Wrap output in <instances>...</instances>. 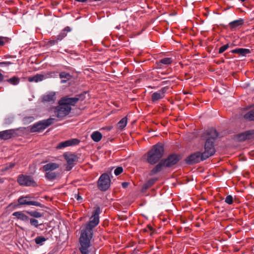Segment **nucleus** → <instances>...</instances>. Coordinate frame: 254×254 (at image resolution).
<instances>
[{"mask_svg": "<svg viewBox=\"0 0 254 254\" xmlns=\"http://www.w3.org/2000/svg\"><path fill=\"white\" fill-rule=\"evenodd\" d=\"M101 211L99 207H97L92 212L90 220L86 225L85 228L82 230L79 238L80 247L79 250L82 254H88V248L90 245V241L93 237V229L99 223V214Z\"/></svg>", "mask_w": 254, "mask_h": 254, "instance_id": "nucleus-1", "label": "nucleus"}, {"mask_svg": "<svg viewBox=\"0 0 254 254\" xmlns=\"http://www.w3.org/2000/svg\"><path fill=\"white\" fill-rule=\"evenodd\" d=\"M79 100L78 97H64L60 99L58 106L55 109L57 117L61 119L67 116L71 110V106H74Z\"/></svg>", "mask_w": 254, "mask_h": 254, "instance_id": "nucleus-2", "label": "nucleus"}, {"mask_svg": "<svg viewBox=\"0 0 254 254\" xmlns=\"http://www.w3.org/2000/svg\"><path fill=\"white\" fill-rule=\"evenodd\" d=\"M218 133L216 129L211 128L205 131L202 135V138L205 139L204 150L202 152L203 157L206 159L213 155L215 152L214 142L218 137Z\"/></svg>", "mask_w": 254, "mask_h": 254, "instance_id": "nucleus-3", "label": "nucleus"}, {"mask_svg": "<svg viewBox=\"0 0 254 254\" xmlns=\"http://www.w3.org/2000/svg\"><path fill=\"white\" fill-rule=\"evenodd\" d=\"M164 152V146L161 143L154 145L147 153V162L154 165L157 163L163 157Z\"/></svg>", "mask_w": 254, "mask_h": 254, "instance_id": "nucleus-4", "label": "nucleus"}, {"mask_svg": "<svg viewBox=\"0 0 254 254\" xmlns=\"http://www.w3.org/2000/svg\"><path fill=\"white\" fill-rule=\"evenodd\" d=\"M55 121V119L50 118L35 123L31 127V131L34 132L43 130L54 123Z\"/></svg>", "mask_w": 254, "mask_h": 254, "instance_id": "nucleus-5", "label": "nucleus"}, {"mask_svg": "<svg viewBox=\"0 0 254 254\" xmlns=\"http://www.w3.org/2000/svg\"><path fill=\"white\" fill-rule=\"evenodd\" d=\"M111 184V180L109 175L104 173L101 175L98 181V189L101 191H106L107 190Z\"/></svg>", "mask_w": 254, "mask_h": 254, "instance_id": "nucleus-6", "label": "nucleus"}, {"mask_svg": "<svg viewBox=\"0 0 254 254\" xmlns=\"http://www.w3.org/2000/svg\"><path fill=\"white\" fill-rule=\"evenodd\" d=\"M17 182L20 186H36V183L33 178L30 176L20 175L17 178Z\"/></svg>", "mask_w": 254, "mask_h": 254, "instance_id": "nucleus-7", "label": "nucleus"}, {"mask_svg": "<svg viewBox=\"0 0 254 254\" xmlns=\"http://www.w3.org/2000/svg\"><path fill=\"white\" fill-rule=\"evenodd\" d=\"M205 159V157H203V156L202 152H196L189 156L187 158L186 161L188 164H193Z\"/></svg>", "mask_w": 254, "mask_h": 254, "instance_id": "nucleus-8", "label": "nucleus"}, {"mask_svg": "<svg viewBox=\"0 0 254 254\" xmlns=\"http://www.w3.org/2000/svg\"><path fill=\"white\" fill-rule=\"evenodd\" d=\"M31 197L28 196H22L18 198V203L19 205H34L42 207V205L38 201L30 200Z\"/></svg>", "mask_w": 254, "mask_h": 254, "instance_id": "nucleus-9", "label": "nucleus"}, {"mask_svg": "<svg viewBox=\"0 0 254 254\" xmlns=\"http://www.w3.org/2000/svg\"><path fill=\"white\" fill-rule=\"evenodd\" d=\"M179 157L176 154H171L165 159L162 163L164 166L166 167H171L176 164L179 161Z\"/></svg>", "mask_w": 254, "mask_h": 254, "instance_id": "nucleus-10", "label": "nucleus"}, {"mask_svg": "<svg viewBox=\"0 0 254 254\" xmlns=\"http://www.w3.org/2000/svg\"><path fill=\"white\" fill-rule=\"evenodd\" d=\"M168 88L164 87L161 88L159 91L153 93L151 96V99L153 102H156L158 100L163 99L165 97L166 92Z\"/></svg>", "mask_w": 254, "mask_h": 254, "instance_id": "nucleus-11", "label": "nucleus"}, {"mask_svg": "<svg viewBox=\"0 0 254 254\" xmlns=\"http://www.w3.org/2000/svg\"><path fill=\"white\" fill-rule=\"evenodd\" d=\"M64 157L68 164V166L66 167V170L69 171L73 167L74 162L77 161V157L73 154H64Z\"/></svg>", "mask_w": 254, "mask_h": 254, "instance_id": "nucleus-12", "label": "nucleus"}, {"mask_svg": "<svg viewBox=\"0 0 254 254\" xmlns=\"http://www.w3.org/2000/svg\"><path fill=\"white\" fill-rule=\"evenodd\" d=\"M53 73H54L51 72L47 75H44V74H37L36 75H35L33 76L29 77L28 78V80L29 82H40V81H42L44 79H46L49 77H52L53 76L52 74H53Z\"/></svg>", "mask_w": 254, "mask_h": 254, "instance_id": "nucleus-13", "label": "nucleus"}, {"mask_svg": "<svg viewBox=\"0 0 254 254\" xmlns=\"http://www.w3.org/2000/svg\"><path fill=\"white\" fill-rule=\"evenodd\" d=\"M254 137V129L246 131L237 136V139L239 141L251 139Z\"/></svg>", "mask_w": 254, "mask_h": 254, "instance_id": "nucleus-14", "label": "nucleus"}, {"mask_svg": "<svg viewBox=\"0 0 254 254\" xmlns=\"http://www.w3.org/2000/svg\"><path fill=\"white\" fill-rule=\"evenodd\" d=\"M79 140L76 138H73L60 142L57 146V149H62L67 146L77 145L79 143Z\"/></svg>", "mask_w": 254, "mask_h": 254, "instance_id": "nucleus-15", "label": "nucleus"}, {"mask_svg": "<svg viewBox=\"0 0 254 254\" xmlns=\"http://www.w3.org/2000/svg\"><path fill=\"white\" fill-rule=\"evenodd\" d=\"M56 100V92H50L42 97V101L45 102L54 103Z\"/></svg>", "mask_w": 254, "mask_h": 254, "instance_id": "nucleus-16", "label": "nucleus"}, {"mask_svg": "<svg viewBox=\"0 0 254 254\" xmlns=\"http://www.w3.org/2000/svg\"><path fill=\"white\" fill-rule=\"evenodd\" d=\"M14 130L13 129H8L0 131V139H8L11 138L14 135Z\"/></svg>", "mask_w": 254, "mask_h": 254, "instance_id": "nucleus-17", "label": "nucleus"}, {"mask_svg": "<svg viewBox=\"0 0 254 254\" xmlns=\"http://www.w3.org/2000/svg\"><path fill=\"white\" fill-rule=\"evenodd\" d=\"M244 23V20L242 18L233 21L229 23V25L231 30H234L242 26Z\"/></svg>", "mask_w": 254, "mask_h": 254, "instance_id": "nucleus-18", "label": "nucleus"}, {"mask_svg": "<svg viewBox=\"0 0 254 254\" xmlns=\"http://www.w3.org/2000/svg\"><path fill=\"white\" fill-rule=\"evenodd\" d=\"M232 53L238 54L243 56H246L247 54L251 53V51L249 49L237 48L231 51Z\"/></svg>", "mask_w": 254, "mask_h": 254, "instance_id": "nucleus-19", "label": "nucleus"}, {"mask_svg": "<svg viewBox=\"0 0 254 254\" xmlns=\"http://www.w3.org/2000/svg\"><path fill=\"white\" fill-rule=\"evenodd\" d=\"M12 215L15 216L18 219L26 222L29 220L28 217L21 211H16L12 213Z\"/></svg>", "mask_w": 254, "mask_h": 254, "instance_id": "nucleus-20", "label": "nucleus"}, {"mask_svg": "<svg viewBox=\"0 0 254 254\" xmlns=\"http://www.w3.org/2000/svg\"><path fill=\"white\" fill-rule=\"evenodd\" d=\"M59 167V165L55 163H50L45 165L43 169L46 172L52 171Z\"/></svg>", "mask_w": 254, "mask_h": 254, "instance_id": "nucleus-21", "label": "nucleus"}, {"mask_svg": "<svg viewBox=\"0 0 254 254\" xmlns=\"http://www.w3.org/2000/svg\"><path fill=\"white\" fill-rule=\"evenodd\" d=\"M163 166H164L162 162L159 163L152 169V170L149 173V175L153 176L160 172L162 170Z\"/></svg>", "mask_w": 254, "mask_h": 254, "instance_id": "nucleus-22", "label": "nucleus"}, {"mask_svg": "<svg viewBox=\"0 0 254 254\" xmlns=\"http://www.w3.org/2000/svg\"><path fill=\"white\" fill-rule=\"evenodd\" d=\"M91 137L94 141L98 142L101 140L102 134L98 131H95L91 134Z\"/></svg>", "mask_w": 254, "mask_h": 254, "instance_id": "nucleus-23", "label": "nucleus"}, {"mask_svg": "<svg viewBox=\"0 0 254 254\" xmlns=\"http://www.w3.org/2000/svg\"><path fill=\"white\" fill-rule=\"evenodd\" d=\"M70 31L71 28L69 27H66L57 36V38L58 40L61 41L66 36V33L68 32H70Z\"/></svg>", "mask_w": 254, "mask_h": 254, "instance_id": "nucleus-24", "label": "nucleus"}, {"mask_svg": "<svg viewBox=\"0 0 254 254\" xmlns=\"http://www.w3.org/2000/svg\"><path fill=\"white\" fill-rule=\"evenodd\" d=\"M127 123V118L124 117L118 123L117 127L121 130H123L126 127Z\"/></svg>", "mask_w": 254, "mask_h": 254, "instance_id": "nucleus-25", "label": "nucleus"}, {"mask_svg": "<svg viewBox=\"0 0 254 254\" xmlns=\"http://www.w3.org/2000/svg\"><path fill=\"white\" fill-rule=\"evenodd\" d=\"M172 62L173 60L171 58H165L160 60L157 65L158 66L161 67L162 64L168 65L170 64Z\"/></svg>", "mask_w": 254, "mask_h": 254, "instance_id": "nucleus-26", "label": "nucleus"}, {"mask_svg": "<svg viewBox=\"0 0 254 254\" xmlns=\"http://www.w3.org/2000/svg\"><path fill=\"white\" fill-rule=\"evenodd\" d=\"M244 118L249 121H254V109L247 113L245 115Z\"/></svg>", "mask_w": 254, "mask_h": 254, "instance_id": "nucleus-27", "label": "nucleus"}, {"mask_svg": "<svg viewBox=\"0 0 254 254\" xmlns=\"http://www.w3.org/2000/svg\"><path fill=\"white\" fill-rule=\"evenodd\" d=\"M27 213L34 218H40L43 216L42 213L37 211H27Z\"/></svg>", "mask_w": 254, "mask_h": 254, "instance_id": "nucleus-28", "label": "nucleus"}, {"mask_svg": "<svg viewBox=\"0 0 254 254\" xmlns=\"http://www.w3.org/2000/svg\"><path fill=\"white\" fill-rule=\"evenodd\" d=\"M157 181V179H151L149 180L144 185L143 188L147 189L151 187Z\"/></svg>", "mask_w": 254, "mask_h": 254, "instance_id": "nucleus-29", "label": "nucleus"}, {"mask_svg": "<svg viewBox=\"0 0 254 254\" xmlns=\"http://www.w3.org/2000/svg\"><path fill=\"white\" fill-rule=\"evenodd\" d=\"M7 81L13 85H17L19 82V79L15 76H13L9 79H7Z\"/></svg>", "mask_w": 254, "mask_h": 254, "instance_id": "nucleus-30", "label": "nucleus"}, {"mask_svg": "<svg viewBox=\"0 0 254 254\" xmlns=\"http://www.w3.org/2000/svg\"><path fill=\"white\" fill-rule=\"evenodd\" d=\"M45 176L48 179L50 180H53L56 178L57 174L54 172H52V171H49L47 172Z\"/></svg>", "mask_w": 254, "mask_h": 254, "instance_id": "nucleus-31", "label": "nucleus"}, {"mask_svg": "<svg viewBox=\"0 0 254 254\" xmlns=\"http://www.w3.org/2000/svg\"><path fill=\"white\" fill-rule=\"evenodd\" d=\"M46 241V239L43 237H37L35 238V243L40 245H42L43 243Z\"/></svg>", "mask_w": 254, "mask_h": 254, "instance_id": "nucleus-32", "label": "nucleus"}, {"mask_svg": "<svg viewBox=\"0 0 254 254\" xmlns=\"http://www.w3.org/2000/svg\"><path fill=\"white\" fill-rule=\"evenodd\" d=\"M60 78L61 79L63 78H66L67 79H69L71 76L69 73L66 72H62L60 73L59 75Z\"/></svg>", "mask_w": 254, "mask_h": 254, "instance_id": "nucleus-33", "label": "nucleus"}, {"mask_svg": "<svg viewBox=\"0 0 254 254\" xmlns=\"http://www.w3.org/2000/svg\"><path fill=\"white\" fill-rule=\"evenodd\" d=\"M30 220V224L36 228H38L39 225H42V224H39L38 221L35 218H30L29 219Z\"/></svg>", "mask_w": 254, "mask_h": 254, "instance_id": "nucleus-34", "label": "nucleus"}, {"mask_svg": "<svg viewBox=\"0 0 254 254\" xmlns=\"http://www.w3.org/2000/svg\"><path fill=\"white\" fill-rule=\"evenodd\" d=\"M8 38L5 37L0 36V47L3 46L8 42Z\"/></svg>", "mask_w": 254, "mask_h": 254, "instance_id": "nucleus-35", "label": "nucleus"}, {"mask_svg": "<svg viewBox=\"0 0 254 254\" xmlns=\"http://www.w3.org/2000/svg\"><path fill=\"white\" fill-rule=\"evenodd\" d=\"M225 202L228 204H232L233 202V196L231 195H228L225 198Z\"/></svg>", "mask_w": 254, "mask_h": 254, "instance_id": "nucleus-36", "label": "nucleus"}, {"mask_svg": "<svg viewBox=\"0 0 254 254\" xmlns=\"http://www.w3.org/2000/svg\"><path fill=\"white\" fill-rule=\"evenodd\" d=\"M229 47V45L228 44H227L222 47H221L219 49V53L222 54L224 51H225Z\"/></svg>", "mask_w": 254, "mask_h": 254, "instance_id": "nucleus-37", "label": "nucleus"}, {"mask_svg": "<svg viewBox=\"0 0 254 254\" xmlns=\"http://www.w3.org/2000/svg\"><path fill=\"white\" fill-rule=\"evenodd\" d=\"M123 172V169L122 167H117L114 171V174L116 176H118Z\"/></svg>", "mask_w": 254, "mask_h": 254, "instance_id": "nucleus-38", "label": "nucleus"}, {"mask_svg": "<svg viewBox=\"0 0 254 254\" xmlns=\"http://www.w3.org/2000/svg\"><path fill=\"white\" fill-rule=\"evenodd\" d=\"M34 120V118L33 117H27L24 118L23 121L25 123H29L33 122Z\"/></svg>", "mask_w": 254, "mask_h": 254, "instance_id": "nucleus-39", "label": "nucleus"}, {"mask_svg": "<svg viewBox=\"0 0 254 254\" xmlns=\"http://www.w3.org/2000/svg\"><path fill=\"white\" fill-rule=\"evenodd\" d=\"M58 41L59 40L56 38V39H55V40H50L49 43L50 45H55V44L58 43Z\"/></svg>", "mask_w": 254, "mask_h": 254, "instance_id": "nucleus-40", "label": "nucleus"}, {"mask_svg": "<svg viewBox=\"0 0 254 254\" xmlns=\"http://www.w3.org/2000/svg\"><path fill=\"white\" fill-rule=\"evenodd\" d=\"M11 64V63L9 62H3L0 63V66H2L4 65H8Z\"/></svg>", "mask_w": 254, "mask_h": 254, "instance_id": "nucleus-41", "label": "nucleus"}, {"mask_svg": "<svg viewBox=\"0 0 254 254\" xmlns=\"http://www.w3.org/2000/svg\"><path fill=\"white\" fill-rule=\"evenodd\" d=\"M128 184L127 182H124L122 183V186L123 188H126Z\"/></svg>", "mask_w": 254, "mask_h": 254, "instance_id": "nucleus-42", "label": "nucleus"}, {"mask_svg": "<svg viewBox=\"0 0 254 254\" xmlns=\"http://www.w3.org/2000/svg\"><path fill=\"white\" fill-rule=\"evenodd\" d=\"M4 76L0 72V82H1L3 79Z\"/></svg>", "mask_w": 254, "mask_h": 254, "instance_id": "nucleus-43", "label": "nucleus"}, {"mask_svg": "<svg viewBox=\"0 0 254 254\" xmlns=\"http://www.w3.org/2000/svg\"><path fill=\"white\" fill-rule=\"evenodd\" d=\"M75 198L77 200H79L81 199V197L80 196H79V195H76Z\"/></svg>", "mask_w": 254, "mask_h": 254, "instance_id": "nucleus-44", "label": "nucleus"}, {"mask_svg": "<svg viewBox=\"0 0 254 254\" xmlns=\"http://www.w3.org/2000/svg\"><path fill=\"white\" fill-rule=\"evenodd\" d=\"M76 1L80 2H86L87 0H75Z\"/></svg>", "mask_w": 254, "mask_h": 254, "instance_id": "nucleus-45", "label": "nucleus"}, {"mask_svg": "<svg viewBox=\"0 0 254 254\" xmlns=\"http://www.w3.org/2000/svg\"><path fill=\"white\" fill-rule=\"evenodd\" d=\"M67 80L68 79H66V80L63 79V80H61V83H66L67 82Z\"/></svg>", "mask_w": 254, "mask_h": 254, "instance_id": "nucleus-46", "label": "nucleus"}, {"mask_svg": "<svg viewBox=\"0 0 254 254\" xmlns=\"http://www.w3.org/2000/svg\"><path fill=\"white\" fill-rule=\"evenodd\" d=\"M111 127H109L108 128V130H111Z\"/></svg>", "mask_w": 254, "mask_h": 254, "instance_id": "nucleus-47", "label": "nucleus"}, {"mask_svg": "<svg viewBox=\"0 0 254 254\" xmlns=\"http://www.w3.org/2000/svg\"><path fill=\"white\" fill-rule=\"evenodd\" d=\"M149 228H150V229L151 230H152V228H151V227H149Z\"/></svg>", "mask_w": 254, "mask_h": 254, "instance_id": "nucleus-48", "label": "nucleus"}]
</instances>
